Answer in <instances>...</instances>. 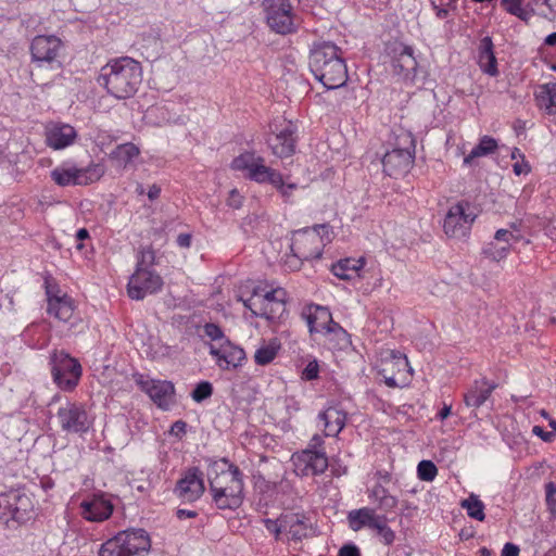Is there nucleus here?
Instances as JSON below:
<instances>
[{
	"label": "nucleus",
	"instance_id": "nucleus-18",
	"mask_svg": "<svg viewBox=\"0 0 556 556\" xmlns=\"http://www.w3.org/2000/svg\"><path fill=\"white\" fill-rule=\"evenodd\" d=\"M62 48V41L53 35L36 36L30 45V53L33 61L37 66L42 67L45 64L53 65L59 56Z\"/></svg>",
	"mask_w": 556,
	"mask_h": 556
},
{
	"label": "nucleus",
	"instance_id": "nucleus-37",
	"mask_svg": "<svg viewBox=\"0 0 556 556\" xmlns=\"http://www.w3.org/2000/svg\"><path fill=\"white\" fill-rule=\"evenodd\" d=\"M321 336L326 342L332 343L333 348L343 349L350 343L348 332L337 323L330 325V328Z\"/></svg>",
	"mask_w": 556,
	"mask_h": 556
},
{
	"label": "nucleus",
	"instance_id": "nucleus-60",
	"mask_svg": "<svg viewBox=\"0 0 556 556\" xmlns=\"http://www.w3.org/2000/svg\"><path fill=\"white\" fill-rule=\"evenodd\" d=\"M519 547L513 543H506L502 551V556H518Z\"/></svg>",
	"mask_w": 556,
	"mask_h": 556
},
{
	"label": "nucleus",
	"instance_id": "nucleus-29",
	"mask_svg": "<svg viewBox=\"0 0 556 556\" xmlns=\"http://www.w3.org/2000/svg\"><path fill=\"white\" fill-rule=\"evenodd\" d=\"M496 384L486 379L475 380L471 388L464 395V402L468 407H480L490 397Z\"/></svg>",
	"mask_w": 556,
	"mask_h": 556
},
{
	"label": "nucleus",
	"instance_id": "nucleus-40",
	"mask_svg": "<svg viewBox=\"0 0 556 556\" xmlns=\"http://www.w3.org/2000/svg\"><path fill=\"white\" fill-rule=\"evenodd\" d=\"M509 249V244H502L501 242L493 240L486 244V247L483 249V253L490 260L500 262L507 256Z\"/></svg>",
	"mask_w": 556,
	"mask_h": 556
},
{
	"label": "nucleus",
	"instance_id": "nucleus-25",
	"mask_svg": "<svg viewBox=\"0 0 556 556\" xmlns=\"http://www.w3.org/2000/svg\"><path fill=\"white\" fill-rule=\"evenodd\" d=\"M129 556L148 553L151 548V539L143 529H130L118 533Z\"/></svg>",
	"mask_w": 556,
	"mask_h": 556
},
{
	"label": "nucleus",
	"instance_id": "nucleus-13",
	"mask_svg": "<svg viewBox=\"0 0 556 556\" xmlns=\"http://www.w3.org/2000/svg\"><path fill=\"white\" fill-rule=\"evenodd\" d=\"M47 296V313L60 323L68 324L71 327L78 319L76 316L75 301L67 293L62 291L58 285L45 281Z\"/></svg>",
	"mask_w": 556,
	"mask_h": 556
},
{
	"label": "nucleus",
	"instance_id": "nucleus-64",
	"mask_svg": "<svg viewBox=\"0 0 556 556\" xmlns=\"http://www.w3.org/2000/svg\"><path fill=\"white\" fill-rule=\"evenodd\" d=\"M161 188L157 185H152L148 190V198L151 201L156 200L160 197Z\"/></svg>",
	"mask_w": 556,
	"mask_h": 556
},
{
	"label": "nucleus",
	"instance_id": "nucleus-35",
	"mask_svg": "<svg viewBox=\"0 0 556 556\" xmlns=\"http://www.w3.org/2000/svg\"><path fill=\"white\" fill-rule=\"evenodd\" d=\"M140 154L139 148L131 143H123L117 146L112 152L111 157L115 160L119 165L126 167Z\"/></svg>",
	"mask_w": 556,
	"mask_h": 556
},
{
	"label": "nucleus",
	"instance_id": "nucleus-56",
	"mask_svg": "<svg viewBox=\"0 0 556 556\" xmlns=\"http://www.w3.org/2000/svg\"><path fill=\"white\" fill-rule=\"evenodd\" d=\"M546 490V503L548 506L556 505V485L553 482H549L545 486Z\"/></svg>",
	"mask_w": 556,
	"mask_h": 556
},
{
	"label": "nucleus",
	"instance_id": "nucleus-26",
	"mask_svg": "<svg viewBox=\"0 0 556 556\" xmlns=\"http://www.w3.org/2000/svg\"><path fill=\"white\" fill-rule=\"evenodd\" d=\"M268 144L276 156H290L295 150V137L293 125H286L281 130H279L277 134L269 138Z\"/></svg>",
	"mask_w": 556,
	"mask_h": 556
},
{
	"label": "nucleus",
	"instance_id": "nucleus-1",
	"mask_svg": "<svg viewBox=\"0 0 556 556\" xmlns=\"http://www.w3.org/2000/svg\"><path fill=\"white\" fill-rule=\"evenodd\" d=\"M210 491L219 509H237L243 502V475L228 459L213 462L207 470Z\"/></svg>",
	"mask_w": 556,
	"mask_h": 556
},
{
	"label": "nucleus",
	"instance_id": "nucleus-30",
	"mask_svg": "<svg viewBox=\"0 0 556 556\" xmlns=\"http://www.w3.org/2000/svg\"><path fill=\"white\" fill-rule=\"evenodd\" d=\"M478 63L483 73L490 76H496L498 74L497 62L493 52V42L490 37H484L480 41Z\"/></svg>",
	"mask_w": 556,
	"mask_h": 556
},
{
	"label": "nucleus",
	"instance_id": "nucleus-50",
	"mask_svg": "<svg viewBox=\"0 0 556 556\" xmlns=\"http://www.w3.org/2000/svg\"><path fill=\"white\" fill-rule=\"evenodd\" d=\"M378 507L382 510L390 511L397 506V498L391 494H388L378 503Z\"/></svg>",
	"mask_w": 556,
	"mask_h": 556
},
{
	"label": "nucleus",
	"instance_id": "nucleus-14",
	"mask_svg": "<svg viewBox=\"0 0 556 556\" xmlns=\"http://www.w3.org/2000/svg\"><path fill=\"white\" fill-rule=\"evenodd\" d=\"M56 418L66 433H86L93 424L85 404L78 402L66 401L59 407Z\"/></svg>",
	"mask_w": 556,
	"mask_h": 556
},
{
	"label": "nucleus",
	"instance_id": "nucleus-33",
	"mask_svg": "<svg viewBox=\"0 0 556 556\" xmlns=\"http://www.w3.org/2000/svg\"><path fill=\"white\" fill-rule=\"evenodd\" d=\"M497 147V141L493 137H481L478 144L464 157V165L469 166L475 159L494 153Z\"/></svg>",
	"mask_w": 556,
	"mask_h": 556
},
{
	"label": "nucleus",
	"instance_id": "nucleus-8",
	"mask_svg": "<svg viewBox=\"0 0 556 556\" xmlns=\"http://www.w3.org/2000/svg\"><path fill=\"white\" fill-rule=\"evenodd\" d=\"M332 239L329 225L319 224L312 228H303L293 232L291 252L307 261L319 258L327 243Z\"/></svg>",
	"mask_w": 556,
	"mask_h": 556
},
{
	"label": "nucleus",
	"instance_id": "nucleus-20",
	"mask_svg": "<svg viewBox=\"0 0 556 556\" xmlns=\"http://www.w3.org/2000/svg\"><path fill=\"white\" fill-rule=\"evenodd\" d=\"M204 491L203 473L198 467L186 470L175 488L176 495L185 502H195Z\"/></svg>",
	"mask_w": 556,
	"mask_h": 556
},
{
	"label": "nucleus",
	"instance_id": "nucleus-34",
	"mask_svg": "<svg viewBox=\"0 0 556 556\" xmlns=\"http://www.w3.org/2000/svg\"><path fill=\"white\" fill-rule=\"evenodd\" d=\"M526 0H501L502 8L510 15L528 23L534 14L529 5L525 4Z\"/></svg>",
	"mask_w": 556,
	"mask_h": 556
},
{
	"label": "nucleus",
	"instance_id": "nucleus-23",
	"mask_svg": "<svg viewBox=\"0 0 556 556\" xmlns=\"http://www.w3.org/2000/svg\"><path fill=\"white\" fill-rule=\"evenodd\" d=\"M81 516L92 522H101L110 518L113 513V505L103 496H93L91 500L83 501L80 504Z\"/></svg>",
	"mask_w": 556,
	"mask_h": 556
},
{
	"label": "nucleus",
	"instance_id": "nucleus-9",
	"mask_svg": "<svg viewBox=\"0 0 556 556\" xmlns=\"http://www.w3.org/2000/svg\"><path fill=\"white\" fill-rule=\"evenodd\" d=\"M262 7L268 27L279 35L298 30L299 18L290 0H263Z\"/></svg>",
	"mask_w": 556,
	"mask_h": 556
},
{
	"label": "nucleus",
	"instance_id": "nucleus-44",
	"mask_svg": "<svg viewBox=\"0 0 556 556\" xmlns=\"http://www.w3.org/2000/svg\"><path fill=\"white\" fill-rule=\"evenodd\" d=\"M204 333L206 337H208L213 342L212 343H216V342H220V341H224V340H228L225 336H224V332L223 330L219 328V326L215 325V324H206L204 326Z\"/></svg>",
	"mask_w": 556,
	"mask_h": 556
},
{
	"label": "nucleus",
	"instance_id": "nucleus-59",
	"mask_svg": "<svg viewBox=\"0 0 556 556\" xmlns=\"http://www.w3.org/2000/svg\"><path fill=\"white\" fill-rule=\"evenodd\" d=\"M532 433L539 438H541L543 441L545 442H549L552 441L553 439V434L551 432H547L545 431L542 427L540 426H534L532 428Z\"/></svg>",
	"mask_w": 556,
	"mask_h": 556
},
{
	"label": "nucleus",
	"instance_id": "nucleus-51",
	"mask_svg": "<svg viewBox=\"0 0 556 556\" xmlns=\"http://www.w3.org/2000/svg\"><path fill=\"white\" fill-rule=\"evenodd\" d=\"M513 170L514 173L517 175V176H520V175H527L530 173L531 170V167L528 163V161H526V157L525 155H521V160L520 161H517L514 165H513Z\"/></svg>",
	"mask_w": 556,
	"mask_h": 556
},
{
	"label": "nucleus",
	"instance_id": "nucleus-15",
	"mask_svg": "<svg viewBox=\"0 0 556 556\" xmlns=\"http://www.w3.org/2000/svg\"><path fill=\"white\" fill-rule=\"evenodd\" d=\"M135 383L160 408L166 410L175 402V388L170 381L152 379L147 375H132Z\"/></svg>",
	"mask_w": 556,
	"mask_h": 556
},
{
	"label": "nucleus",
	"instance_id": "nucleus-6",
	"mask_svg": "<svg viewBox=\"0 0 556 556\" xmlns=\"http://www.w3.org/2000/svg\"><path fill=\"white\" fill-rule=\"evenodd\" d=\"M393 140L390 141L391 150H388L382 159L383 172L397 178L409 172L415 159V139L406 129L399 128L393 131Z\"/></svg>",
	"mask_w": 556,
	"mask_h": 556
},
{
	"label": "nucleus",
	"instance_id": "nucleus-58",
	"mask_svg": "<svg viewBox=\"0 0 556 556\" xmlns=\"http://www.w3.org/2000/svg\"><path fill=\"white\" fill-rule=\"evenodd\" d=\"M393 358L395 361V365L399 369H406L407 371H412V368L409 367L408 359L405 355H402L399 353V355H395L393 353Z\"/></svg>",
	"mask_w": 556,
	"mask_h": 556
},
{
	"label": "nucleus",
	"instance_id": "nucleus-36",
	"mask_svg": "<svg viewBox=\"0 0 556 556\" xmlns=\"http://www.w3.org/2000/svg\"><path fill=\"white\" fill-rule=\"evenodd\" d=\"M460 506L466 510L470 518L478 521H483L485 519V506L478 495L471 493L467 498L460 502Z\"/></svg>",
	"mask_w": 556,
	"mask_h": 556
},
{
	"label": "nucleus",
	"instance_id": "nucleus-24",
	"mask_svg": "<svg viewBox=\"0 0 556 556\" xmlns=\"http://www.w3.org/2000/svg\"><path fill=\"white\" fill-rule=\"evenodd\" d=\"M311 334H325L334 321L327 307L311 305L304 313Z\"/></svg>",
	"mask_w": 556,
	"mask_h": 556
},
{
	"label": "nucleus",
	"instance_id": "nucleus-31",
	"mask_svg": "<svg viewBox=\"0 0 556 556\" xmlns=\"http://www.w3.org/2000/svg\"><path fill=\"white\" fill-rule=\"evenodd\" d=\"M535 102L541 111L556 115V83L540 85L534 93Z\"/></svg>",
	"mask_w": 556,
	"mask_h": 556
},
{
	"label": "nucleus",
	"instance_id": "nucleus-21",
	"mask_svg": "<svg viewBox=\"0 0 556 556\" xmlns=\"http://www.w3.org/2000/svg\"><path fill=\"white\" fill-rule=\"evenodd\" d=\"M45 136L49 148L62 150L75 142L77 132L70 124L50 123L46 126Z\"/></svg>",
	"mask_w": 556,
	"mask_h": 556
},
{
	"label": "nucleus",
	"instance_id": "nucleus-49",
	"mask_svg": "<svg viewBox=\"0 0 556 556\" xmlns=\"http://www.w3.org/2000/svg\"><path fill=\"white\" fill-rule=\"evenodd\" d=\"M388 494V490L382 486L380 483L375 484L371 490L369 491V498L374 501L375 503H378L383 497H386Z\"/></svg>",
	"mask_w": 556,
	"mask_h": 556
},
{
	"label": "nucleus",
	"instance_id": "nucleus-16",
	"mask_svg": "<svg viewBox=\"0 0 556 556\" xmlns=\"http://www.w3.org/2000/svg\"><path fill=\"white\" fill-rule=\"evenodd\" d=\"M477 215L468 202L452 205L444 219V232L452 238H464L468 235Z\"/></svg>",
	"mask_w": 556,
	"mask_h": 556
},
{
	"label": "nucleus",
	"instance_id": "nucleus-27",
	"mask_svg": "<svg viewBox=\"0 0 556 556\" xmlns=\"http://www.w3.org/2000/svg\"><path fill=\"white\" fill-rule=\"evenodd\" d=\"M283 531L290 540L302 541L308 535L309 523L305 515L300 513H289L282 515Z\"/></svg>",
	"mask_w": 556,
	"mask_h": 556
},
{
	"label": "nucleus",
	"instance_id": "nucleus-4",
	"mask_svg": "<svg viewBox=\"0 0 556 556\" xmlns=\"http://www.w3.org/2000/svg\"><path fill=\"white\" fill-rule=\"evenodd\" d=\"M231 169L244 173V177L257 184H269L288 197L296 188L295 184H285L280 173L266 166L265 160L254 152H244L236 156Z\"/></svg>",
	"mask_w": 556,
	"mask_h": 556
},
{
	"label": "nucleus",
	"instance_id": "nucleus-28",
	"mask_svg": "<svg viewBox=\"0 0 556 556\" xmlns=\"http://www.w3.org/2000/svg\"><path fill=\"white\" fill-rule=\"evenodd\" d=\"M318 419L324 425L325 437H336L345 427L346 413L337 407H328L319 413Z\"/></svg>",
	"mask_w": 556,
	"mask_h": 556
},
{
	"label": "nucleus",
	"instance_id": "nucleus-22",
	"mask_svg": "<svg viewBox=\"0 0 556 556\" xmlns=\"http://www.w3.org/2000/svg\"><path fill=\"white\" fill-rule=\"evenodd\" d=\"M294 464L303 476L321 475L328 468V457L326 452H312L303 450L294 455Z\"/></svg>",
	"mask_w": 556,
	"mask_h": 556
},
{
	"label": "nucleus",
	"instance_id": "nucleus-52",
	"mask_svg": "<svg viewBox=\"0 0 556 556\" xmlns=\"http://www.w3.org/2000/svg\"><path fill=\"white\" fill-rule=\"evenodd\" d=\"M387 523V518L384 516L377 515L376 511L372 513V516L369 520L368 528L376 530L377 533L384 527Z\"/></svg>",
	"mask_w": 556,
	"mask_h": 556
},
{
	"label": "nucleus",
	"instance_id": "nucleus-12",
	"mask_svg": "<svg viewBox=\"0 0 556 556\" xmlns=\"http://www.w3.org/2000/svg\"><path fill=\"white\" fill-rule=\"evenodd\" d=\"M105 173L102 164H91L85 168L61 165L50 173L51 179L60 187L87 186L98 181Z\"/></svg>",
	"mask_w": 556,
	"mask_h": 556
},
{
	"label": "nucleus",
	"instance_id": "nucleus-11",
	"mask_svg": "<svg viewBox=\"0 0 556 556\" xmlns=\"http://www.w3.org/2000/svg\"><path fill=\"white\" fill-rule=\"evenodd\" d=\"M34 504L28 494L21 490H9L0 493V521L10 526V522H24L31 516Z\"/></svg>",
	"mask_w": 556,
	"mask_h": 556
},
{
	"label": "nucleus",
	"instance_id": "nucleus-10",
	"mask_svg": "<svg viewBox=\"0 0 556 556\" xmlns=\"http://www.w3.org/2000/svg\"><path fill=\"white\" fill-rule=\"evenodd\" d=\"M50 364L53 381L59 389L71 392L78 386L83 375L78 359L64 351H56L52 354Z\"/></svg>",
	"mask_w": 556,
	"mask_h": 556
},
{
	"label": "nucleus",
	"instance_id": "nucleus-19",
	"mask_svg": "<svg viewBox=\"0 0 556 556\" xmlns=\"http://www.w3.org/2000/svg\"><path fill=\"white\" fill-rule=\"evenodd\" d=\"M210 354L216 365L223 370H231L240 367L245 359V352L229 340L210 344Z\"/></svg>",
	"mask_w": 556,
	"mask_h": 556
},
{
	"label": "nucleus",
	"instance_id": "nucleus-45",
	"mask_svg": "<svg viewBox=\"0 0 556 556\" xmlns=\"http://www.w3.org/2000/svg\"><path fill=\"white\" fill-rule=\"evenodd\" d=\"M263 523L266 530L275 535L276 540L279 539L281 532H285L282 527V515L277 520L264 519Z\"/></svg>",
	"mask_w": 556,
	"mask_h": 556
},
{
	"label": "nucleus",
	"instance_id": "nucleus-42",
	"mask_svg": "<svg viewBox=\"0 0 556 556\" xmlns=\"http://www.w3.org/2000/svg\"><path fill=\"white\" fill-rule=\"evenodd\" d=\"M418 478L422 481H433L438 475V469L431 460H421L417 466Z\"/></svg>",
	"mask_w": 556,
	"mask_h": 556
},
{
	"label": "nucleus",
	"instance_id": "nucleus-46",
	"mask_svg": "<svg viewBox=\"0 0 556 556\" xmlns=\"http://www.w3.org/2000/svg\"><path fill=\"white\" fill-rule=\"evenodd\" d=\"M319 366L316 359L309 362L302 371V379L311 381L318 377Z\"/></svg>",
	"mask_w": 556,
	"mask_h": 556
},
{
	"label": "nucleus",
	"instance_id": "nucleus-39",
	"mask_svg": "<svg viewBox=\"0 0 556 556\" xmlns=\"http://www.w3.org/2000/svg\"><path fill=\"white\" fill-rule=\"evenodd\" d=\"M121 538L117 533L104 542L99 549V556H129Z\"/></svg>",
	"mask_w": 556,
	"mask_h": 556
},
{
	"label": "nucleus",
	"instance_id": "nucleus-3",
	"mask_svg": "<svg viewBox=\"0 0 556 556\" xmlns=\"http://www.w3.org/2000/svg\"><path fill=\"white\" fill-rule=\"evenodd\" d=\"M142 81V66L130 56L110 60L102 66L99 83L116 99L132 97Z\"/></svg>",
	"mask_w": 556,
	"mask_h": 556
},
{
	"label": "nucleus",
	"instance_id": "nucleus-54",
	"mask_svg": "<svg viewBox=\"0 0 556 556\" xmlns=\"http://www.w3.org/2000/svg\"><path fill=\"white\" fill-rule=\"evenodd\" d=\"M305 450H311L312 452H325L324 438L319 434H314Z\"/></svg>",
	"mask_w": 556,
	"mask_h": 556
},
{
	"label": "nucleus",
	"instance_id": "nucleus-62",
	"mask_svg": "<svg viewBox=\"0 0 556 556\" xmlns=\"http://www.w3.org/2000/svg\"><path fill=\"white\" fill-rule=\"evenodd\" d=\"M452 413V405L444 403L442 408L438 412L437 418L440 420L446 419Z\"/></svg>",
	"mask_w": 556,
	"mask_h": 556
},
{
	"label": "nucleus",
	"instance_id": "nucleus-41",
	"mask_svg": "<svg viewBox=\"0 0 556 556\" xmlns=\"http://www.w3.org/2000/svg\"><path fill=\"white\" fill-rule=\"evenodd\" d=\"M278 352V348L274 344H264L255 351L254 359L257 365L264 366L271 363Z\"/></svg>",
	"mask_w": 556,
	"mask_h": 556
},
{
	"label": "nucleus",
	"instance_id": "nucleus-55",
	"mask_svg": "<svg viewBox=\"0 0 556 556\" xmlns=\"http://www.w3.org/2000/svg\"><path fill=\"white\" fill-rule=\"evenodd\" d=\"M378 535L381 538L382 542L386 545H390L395 540L394 531L386 523L384 527L378 532Z\"/></svg>",
	"mask_w": 556,
	"mask_h": 556
},
{
	"label": "nucleus",
	"instance_id": "nucleus-61",
	"mask_svg": "<svg viewBox=\"0 0 556 556\" xmlns=\"http://www.w3.org/2000/svg\"><path fill=\"white\" fill-rule=\"evenodd\" d=\"M191 239L192 237L190 233H180L178 235L176 242L180 248L188 249L191 245Z\"/></svg>",
	"mask_w": 556,
	"mask_h": 556
},
{
	"label": "nucleus",
	"instance_id": "nucleus-48",
	"mask_svg": "<svg viewBox=\"0 0 556 556\" xmlns=\"http://www.w3.org/2000/svg\"><path fill=\"white\" fill-rule=\"evenodd\" d=\"M226 203L229 207L238 210L243 204V197L239 193L237 189H232L229 192Z\"/></svg>",
	"mask_w": 556,
	"mask_h": 556
},
{
	"label": "nucleus",
	"instance_id": "nucleus-57",
	"mask_svg": "<svg viewBox=\"0 0 556 556\" xmlns=\"http://www.w3.org/2000/svg\"><path fill=\"white\" fill-rule=\"evenodd\" d=\"M339 556H361V554L357 546L353 544H346L340 548Z\"/></svg>",
	"mask_w": 556,
	"mask_h": 556
},
{
	"label": "nucleus",
	"instance_id": "nucleus-5",
	"mask_svg": "<svg viewBox=\"0 0 556 556\" xmlns=\"http://www.w3.org/2000/svg\"><path fill=\"white\" fill-rule=\"evenodd\" d=\"M155 262V253L152 249H142L139 252L135 273L130 276L127 285V293L130 299L140 301L149 294L162 290L163 279L152 269Z\"/></svg>",
	"mask_w": 556,
	"mask_h": 556
},
{
	"label": "nucleus",
	"instance_id": "nucleus-47",
	"mask_svg": "<svg viewBox=\"0 0 556 556\" xmlns=\"http://www.w3.org/2000/svg\"><path fill=\"white\" fill-rule=\"evenodd\" d=\"M494 240L501 242L502 244L507 243L509 248L511 247V242H516L518 238L514 236V233L506 229H500L495 232Z\"/></svg>",
	"mask_w": 556,
	"mask_h": 556
},
{
	"label": "nucleus",
	"instance_id": "nucleus-38",
	"mask_svg": "<svg viewBox=\"0 0 556 556\" xmlns=\"http://www.w3.org/2000/svg\"><path fill=\"white\" fill-rule=\"evenodd\" d=\"M375 510L368 507H363L349 513V526L353 531H358L367 527Z\"/></svg>",
	"mask_w": 556,
	"mask_h": 556
},
{
	"label": "nucleus",
	"instance_id": "nucleus-32",
	"mask_svg": "<svg viewBox=\"0 0 556 556\" xmlns=\"http://www.w3.org/2000/svg\"><path fill=\"white\" fill-rule=\"evenodd\" d=\"M365 265V258H344L332 265V274L342 280H352L359 277V271Z\"/></svg>",
	"mask_w": 556,
	"mask_h": 556
},
{
	"label": "nucleus",
	"instance_id": "nucleus-17",
	"mask_svg": "<svg viewBox=\"0 0 556 556\" xmlns=\"http://www.w3.org/2000/svg\"><path fill=\"white\" fill-rule=\"evenodd\" d=\"M392 73L404 80H413L417 70L414 50L403 43H394L388 49Z\"/></svg>",
	"mask_w": 556,
	"mask_h": 556
},
{
	"label": "nucleus",
	"instance_id": "nucleus-63",
	"mask_svg": "<svg viewBox=\"0 0 556 556\" xmlns=\"http://www.w3.org/2000/svg\"><path fill=\"white\" fill-rule=\"evenodd\" d=\"M176 515L178 519L182 520L186 518H195L198 516V513L195 510L178 509Z\"/></svg>",
	"mask_w": 556,
	"mask_h": 556
},
{
	"label": "nucleus",
	"instance_id": "nucleus-2",
	"mask_svg": "<svg viewBox=\"0 0 556 556\" xmlns=\"http://www.w3.org/2000/svg\"><path fill=\"white\" fill-rule=\"evenodd\" d=\"M309 68L327 89H337L348 81V67L341 48L330 41H316L309 53Z\"/></svg>",
	"mask_w": 556,
	"mask_h": 556
},
{
	"label": "nucleus",
	"instance_id": "nucleus-43",
	"mask_svg": "<svg viewBox=\"0 0 556 556\" xmlns=\"http://www.w3.org/2000/svg\"><path fill=\"white\" fill-rule=\"evenodd\" d=\"M213 393V387L208 381H201L195 386L193 391L191 392V397L194 402L201 403L202 401L208 399Z\"/></svg>",
	"mask_w": 556,
	"mask_h": 556
},
{
	"label": "nucleus",
	"instance_id": "nucleus-53",
	"mask_svg": "<svg viewBox=\"0 0 556 556\" xmlns=\"http://www.w3.org/2000/svg\"><path fill=\"white\" fill-rule=\"evenodd\" d=\"M303 261H306L305 258L299 257L296 253L292 252V255L287 256L285 261V265L290 270H298L301 268Z\"/></svg>",
	"mask_w": 556,
	"mask_h": 556
},
{
	"label": "nucleus",
	"instance_id": "nucleus-7",
	"mask_svg": "<svg viewBox=\"0 0 556 556\" xmlns=\"http://www.w3.org/2000/svg\"><path fill=\"white\" fill-rule=\"evenodd\" d=\"M242 302L254 316L273 321L279 319L286 312L287 292L280 287L268 288L267 285H258L253 289L252 295Z\"/></svg>",
	"mask_w": 556,
	"mask_h": 556
}]
</instances>
